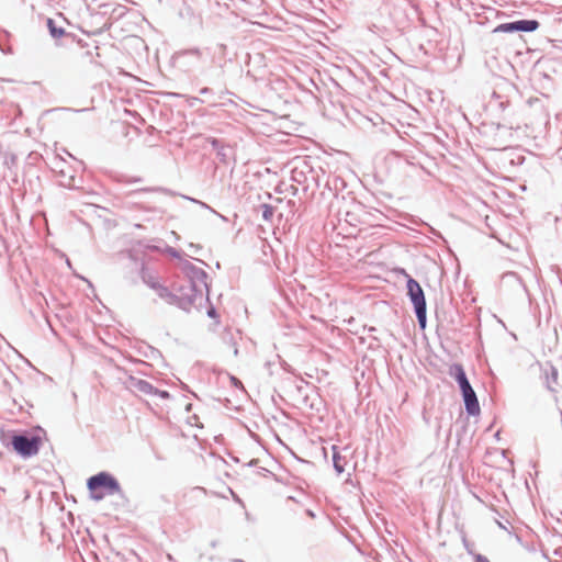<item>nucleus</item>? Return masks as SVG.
Instances as JSON below:
<instances>
[{
	"mask_svg": "<svg viewBox=\"0 0 562 562\" xmlns=\"http://www.w3.org/2000/svg\"><path fill=\"white\" fill-rule=\"evenodd\" d=\"M87 486L91 498L94 501H101L106 495L120 492L119 482L106 472H100L97 475L91 476L87 482Z\"/></svg>",
	"mask_w": 562,
	"mask_h": 562,
	"instance_id": "1",
	"label": "nucleus"
},
{
	"mask_svg": "<svg viewBox=\"0 0 562 562\" xmlns=\"http://www.w3.org/2000/svg\"><path fill=\"white\" fill-rule=\"evenodd\" d=\"M449 374L457 380L463 395L465 409L470 415H477L480 413V404L474 390L472 389L465 372L460 364H454L450 368Z\"/></svg>",
	"mask_w": 562,
	"mask_h": 562,
	"instance_id": "2",
	"label": "nucleus"
},
{
	"mask_svg": "<svg viewBox=\"0 0 562 562\" xmlns=\"http://www.w3.org/2000/svg\"><path fill=\"white\" fill-rule=\"evenodd\" d=\"M13 450L22 458H31L36 456L42 446V439L38 436L26 437L22 435H14L11 439Z\"/></svg>",
	"mask_w": 562,
	"mask_h": 562,
	"instance_id": "3",
	"label": "nucleus"
},
{
	"mask_svg": "<svg viewBox=\"0 0 562 562\" xmlns=\"http://www.w3.org/2000/svg\"><path fill=\"white\" fill-rule=\"evenodd\" d=\"M408 295L415 306L418 323L422 328L426 326V300L419 283L414 279L407 281Z\"/></svg>",
	"mask_w": 562,
	"mask_h": 562,
	"instance_id": "4",
	"label": "nucleus"
},
{
	"mask_svg": "<svg viewBox=\"0 0 562 562\" xmlns=\"http://www.w3.org/2000/svg\"><path fill=\"white\" fill-rule=\"evenodd\" d=\"M539 27V22L536 20H521L510 23H503L495 27L496 33H510V32H533Z\"/></svg>",
	"mask_w": 562,
	"mask_h": 562,
	"instance_id": "5",
	"label": "nucleus"
},
{
	"mask_svg": "<svg viewBox=\"0 0 562 562\" xmlns=\"http://www.w3.org/2000/svg\"><path fill=\"white\" fill-rule=\"evenodd\" d=\"M333 460H334V467L337 473H342L345 471V464L342 462V458L340 457L337 447H333Z\"/></svg>",
	"mask_w": 562,
	"mask_h": 562,
	"instance_id": "6",
	"label": "nucleus"
},
{
	"mask_svg": "<svg viewBox=\"0 0 562 562\" xmlns=\"http://www.w3.org/2000/svg\"><path fill=\"white\" fill-rule=\"evenodd\" d=\"M47 26L53 37L60 38L65 35V30L63 27H57L53 19L47 20Z\"/></svg>",
	"mask_w": 562,
	"mask_h": 562,
	"instance_id": "7",
	"label": "nucleus"
},
{
	"mask_svg": "<svg viewBox=\"0 0 562 562\" xmlns=\"http://www.w3.org/2000/svg\"><path fill=\"white\" fill-rule=\"evenodd\" d=\"M273 215V209L269 205H263V218L265 220H270Z\"/></svg>",
	"mask_w": 562,
	"mask_h": 562,
	"instance_id": "8",
	"label": "nucleus"
},
{
	"mask_svg": "<svg viewBox=\"0 0 562 562\" xmlns=\"http://www.w3.org/2000/svg\"><path fill=\"white\" fill-rule=\"evenodd\" d=\"M231 381H232L233 385L238 386V387H243L241 382L237 378L232 376Z\"/></svg>",
	"mask_w": 562,
	"mask_h": 562,
	"instance_id": "9",
	"label": "nucleus"
},
{
	"mask_svg": "<svg viewBox=\"0 0 562 562\" xmlns=\"http://www.w3.org/2000/svg\"><path fill=\"white\" fill-rule=\"evenodd\" d=\"M475 562H490V560L483 555H477Z\"/></svg>",
	"mask_w": 562,
	"mask_h": 562,
	"instance_id": "10",
	"label": "nucleus"
},
{
	"mask_svg": "<svg viewBox=\"0 0 562 562\" xmlns=\"http://www.w3.org/2000/svg\"><path fill=\"white\" fill-rule=\"evenodd\" d=\"M195 491L199 493H202V494L204 493V490H202V488H195Z\"/></svg>",
	"mask_w": 562,
	"mask_h": 562,
	"instance_id": "11",
	"label": "nucleus"
}]
</instances>
